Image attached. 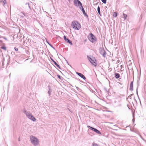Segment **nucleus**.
Listing matches in <instances>:
<instances>
[{"instance_id": "nucleus-11", "label": "nucleus", "mask_w": 146, "mask_h": 146, "mask_svg": "<svg viewBox=\"0 0 146 146\" xmlns=\"http://www.w3.org/2000/svg\"><path fill=\"white\" fill-rule=\"evenodd\" d=\"M1 1V2H3V5L4 6L6 4H7V2L6 0H3V1Z\"/></svg>"}, {"instance_id": "nucleus-16", "label": "nucleus", "mask_w": 146, "mask_h": 146, "mask_svg": "<svg viewBox=\"0 0 146 146\" xmlns=\"http://www.w3.org/2000/svg\"><path fill=\"white\" fill-rule=\"evenodd\" d=\"M98 13L99 14H100V8L99 6H98Z\"/></svg>"}, {"instance_id": "nucleus-3", "label": "nucleus", "mask_w": 146, "mask_h": 146, "mask_svg": "<svg viewBox=\"0 0 146 146\" xmlns=\"http://www.w3.org/2000/svg\"><path fill=\"white\" fill-rule=\"evenodd\" d=\"M88 38L92 42H95L96 40V37L91 33L89 34L88 35Z\"/></svg>"}, {"instance_id": "nucleus-17", "label": "nucleus", "mask_w": 146, "mask_h": 146, "mask_svg": "<svg viewBox=\"0 0 146 146\" xmlns=\"http://www.w3.org/2000/svg\"><path fill=\"white\" fill-rule=\"evenodd\" d=\"M113 16L115 17H116L117 16V13L116 12H115L113 13Z\"/></svg>"}, {"instance_id": "nucleus-4", "label": "nucleus", "mask_w": 146, "mask_h": 146, "mask_svg": "<svg viewBox=\"0 0 146 146\" xmlns=\"http://www.w3.org/2000/svg\"><path fill=\"white\" fill-rule=\"evenodd\" d=\"M87 58L89 61L94 66H97V64L96 63V60L94 58H92L88 56H87Z\"/></svg>"}, {"instance_id": "nucleus-12", "label": "nucleus", "mask_w": 146, "mask_h": 146, "mask_svg": "<svg viewBox=\"0 0 146 146\" xmlns=\"http://www.w3.org/2000/svg\"><path fill=\"white\" fill-rule=\"evenodd\" d=\"M115 77L116 78H119L120 77L119 74L117 73H116L115 74Z\"/></svg>"}, {"instance_id": "nucleus-1", "label": "nucleus", "mask_w": 146, "mask_h": 146, "mask_svg": "<svg viewBox=\"0 0 146 146\" xmlns=\"http://www.w3.org/2000/svg\"><path fill=\"white\" fill-rule=\"evenodd\" d=\"M71 25L73 28L75 30H79L81 28L80 25L76 21H73Z\"/></svg>"}, {"instance_id": "nucleus-9", "label": "nucleus", "mask_w": 146, "mask_h": 146, "mask_svg": "<svg viewBox=\"0 0 146 146\" xmlns=\"http://www.w3.org/2000/svg\"><path fill=\"white\" fill-rule=\"evenodd\" d=\"M76 74L84 79L85 80L86 79V78L85 76L81 73L76 72Z\"/></svg>"}, {"instance_id": "nucleus-2", "label": "nucleus", "mask_w": 146, "mask_h": 146, "mask_svg": "<svg viewBox=\"0 0 146 146\" xmlns=\"http://www.w3.org/2000/svg\"><path fill=\"white\" fill-rule=\"evenodd\" d=\"M30 139L32 143L35 145H38V139L33 136H30Z\"/></svg>"}, {"instance_id": "nucleus-10", "label": "nucleus", "mask_w": 146, "mask_h": 146, "mask_svg": "<svg viewBox=\"0 0 146 146\" xmlns=\"http://www.w3.org/2000/svg\"><path fill=\"white\" fill-rule=\"evenodd\" d=\"M133 82L132 81L130 85V89L131 91H132L133 90Z\"/></svg>"}, {"instance_id": "nucleus-15", "label": "nucleus", "mask_w": 146, "mask_h": 146, "mask_svg": "<svg viewBox=\"0 0 146 146\" xmlns=\"http://www.w3.org/2000/svg\"><path fill=\"white\" fill-rule=\"evenodd\" d=\"M54 64L58 68H60V66L59 65L54 61Z\"/></svg>"}, {"instance_id": "nucleus-6", "label": "nucleus", "mask_w": 146, "mask_h": 146, "mask_svg": "<svg viewBox=\"0 0 146 146\" xmlns=\"http://www.w3.org/2000/svg\"><path fill=\"white\" fill-rule=\"evenodd\" d=\"M74 5L76 6H78L81 9V7H82V5L81 2L79 0H74Z\"/></svg>"}, {"instance_id": "nucleus-5", "label": "nucleus", "mask_w": 146, "mask_h": 146, "mask_svg": "<svg viewBox=\"0 0 146 146\" xmlns=\"http://www.w3.org/2000/svg\"><path fill=\"white\" fill-rule=\"evenodd\" d=\"M25 113L29 118L33 121H35L36 119L35 117L32 115L31 114L29 113L26 110L25 111Z\"/></svg>"}, {"instance_id": "nucleus-13", "label": "nucleus", "mask_w": 146, "mask_h": 146, "mask_svg": "<svg viewBox=\"0 0 146 146\" xmlns=\"http://www.w3.org/2000/svg\"><path fill=\"white\" fill-rule=\"evenodd\" d=\"M81 9V10H82V12H83L84 14V15H85L86 13H85V11L84 9L83 8L82 6V7H81V9Z\"/></svg>"}, {"instance_id": "nucleus-22", "label": "nucleus", "mask_w": 146, "mask_h": 146, "mask_svg": "<svg viewBox=\"0 0 146 146\" xmlns=\"http://www.w3.org/2000/svg\"><path fill=\"white\" fill-rule=\"evenodd\" d=\"M58 77H59V78H60V76L58 75Z\"/></svg>"}, {"instance_id": "nucleus-8", "label": "nucleus", "mask_w": 146, "mask_h": 146, "mask_svg": "<svg viewBox=\"0 0 146 146\" xmlns=\"http://www.w3.org/2000/svg\"><path fill=\"white\" fill-rule=\"evenodd\" d=\"M64 38L66 42L69 43L70 45H72V42L68 38H67L65 36H64Z\"/></svg>"}, {"instance_id": "nucleus-7", "label": "nucleus", "mask_w": 146, "mask_h": 146, "mask_svg": "<svg viewBox=\"0 0 146 146\" xmlns=\"http://www.w3.org/2000/svg\"><path fill=\"white\" fill-rule=\"evenodd\" d=\"M87 127L88 128H89L90 129L96 133L100 135H101V133L100 132V131L96 129L93 128L91 127H90V126H88Z\"/></svg>"}, {"instance_id": "nucleus-20", "label": "nucleus", "mask_w": 146, "mask_h": 146, "mask_svg": "<svg viewBox=\"0 0 146 146\" xmlns=\"http://www.w3.org/2000/svg\"><path fill=\"white\" fill-rule=\"evenodd\" d=\"M92 146H98V145L96 143H93Z\"/></svg>"}, {"instance_id": "nucleus-14", "label": "nucleus", "mask_w": 146, "mask_h": 146, "mask_svg": "<svg viewBox=\"0 0 146 146\" xmlns=\"http://www.w3.org/2000/svg\"><path fill=\"white\" fill-rule=\"evenodd\" d=\"M123 17L124 18V20H125L126 18V17H127V16L124 13H123Z\"/></svg>"}, {"instance_id": "nucleus-21", "label": "nucleus", "mask_w": 146, "mask_h": 146, "mask_svg": "<svg viewBox=\"0 0 146 146\" xmlns=\"http://www.w3.org/2000/svg\"><path fill=\"white\" fill-rule=\"evenodd\" d=\"M14 49L16 51H18V48H17L15 47L14 48Z\"/></svg>"}, {"instance_id": "nucleus-18", "label": "nucleus", "mask_w": 146, "mask_h": 146, "mask_svg": "<svg viewBox=\"0 0 146 146\" xmlns=\"http://www.w3.org/2000/svg\"><path fill=\"white\" fill-rule=\"evenodd\" d=\"M1 48L5 50H6V48L5 46L1 47Z\"/></svg>"}, {"instance_id": "nucleus-19", "label": "nucleus", "mask_w": 146, "mask_h": 146, "mask_svg": "<svg viewBox=\"0 0 146 146\" xmlns=\"http://www.w3.org/2000/svg\"><path fill=\"white\" fill-rule=\"evenodd\" d=\"M104 3H106V0H101Z\"/></svg>"}]
</instances>
